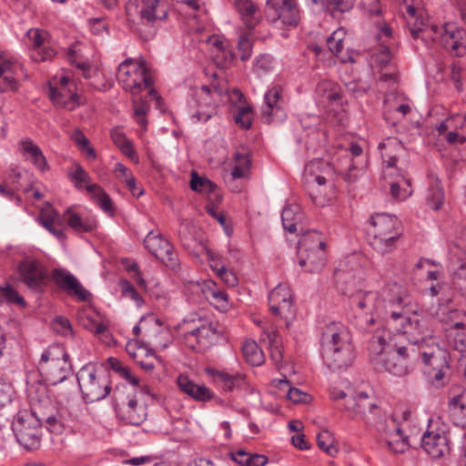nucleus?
<instances>
[{
	"instance_id": "423d86ee",
	"label": "nucleus",
	"mask_w": 466,
	"mask_h": 466,
	"mask_svg": "<svg viewBox=\"0 0 466 466\" xmlns=\"http://www.w3.org/2000/svg\"><path fill=\"white\" fill-rule=\"evenodd\" d=\"M37 369L52 385L63 382L71 373L69 355L61 344L48 346L41 354Z\"/></svg>"
},
{
	"instance_id": "39448f33",
	"label": "nucleus",
	"mask_w": 466,
	"mask_h": 466,
	"mask_svg": "<svg viewBox=\"0 0 466 466\" xmlns=\"http://www.w3.org/2000/svg\"><path fill=\"white\" fill-rule=\"evenodd\" d=\"M116 78L121 86L133 96L148 88V95L157 101L160 100L152 87L153 81L144 61L127 58L119 64Z\"/></svg>"
},
{
	"instance_id": "cd10ccee",
	"label": "nucleus",
	"mask_w": 466,
	"mask_h": 466,
	"mask_svg": "<svg viewBox=\"0 0 466 466\" xmlns=\"http://www.w3.org/2000/svg\"><path fill=\"white\" fill-rule=\"evenodd\" d=\"M232 4L248 29L255 28L260 22V11L252 0H232Z\"/></svg>"
},
{
	"instance_id": "1a4fd4ad",
	"label": "nucleus",
	"mask_w": 466,
	"mask_h": 466,
	"mask_svg": "<svg viewBox=\"0 0 466 466\" xmlns=\"http://www.w3.org/2000/svg\"><path fill=\"white\" fill-rule=\"evenodd\" d=\"M127 21L135 26L137 22L153 25L167 17V10L160 0H128L126 4Z\"/></svg>"
},
{
	"instance_id": "a19ab883",
	"label": "nucleus",
	"mask_w": 466,
	"mask_h": 466,
	"mask_svg": "<svg viewBox=\"0 0 466 466\" xmlns=\"http://www.w3.org/2000/svg\"><path fill=\"white\" fill-rule=\"evenodd\" d=\"M126 351L129 357L135 361L141 358H156L155 351L150 349L145 342L133 339H129L126 345Z\"/></svg>"
},
{
	"instance_id": "9b49d317",
	"label": "nucleus",
	"mask_w": 466,
	"mask_h": 466,
	"mask_svg": "<svg viewBox=\"0 0 466 466\" xmlns=\"http://www.w3.org/2000/svg\"><path fill=\"white\" fill-rule=\"evenodd\" d=\"M378 411H372L370 416L374 423L363 421L367 426L373 427L378 431L389 434L392 439L388 440L389 447L395 452H403L408 447V437L403 435L401 429L396 424L393 419H388L386 413L378 406Z\"/></svg>"
},
{
	"instance_id": "13d9d810",
	"label": "nucleus",
	"mask_w": 466,
	"mask_h": 466,
	"mask_svg": "<svg viewBox=\"0 0 466 466\" xmlns=\"http://www.w3.org/2000/svg\"><path fill=\"white\" fill-rule=\"evenodd\" d=\"M251 108L249 106H242L234 115L235 122L244 129H248L252 125Z\"/></svg>"
},
{
	"instance_id": "c03bdc74",
	"label": "nucleus",
	"mask_w": 466,
	"mask_h": 466,
	"mask_svg": "<svg viewBox=\"0 0 466 466\" xmlns=\"http://www.w3.org/2000/svg\"><path fill=\"white\" fill-rule=\"evenodd\" d=\"M346 35V31L344 28L340 27L335 30L327 39V46L329 50L336 56L339 57L342 62H346L342 56H339L343 49V42Z\"/></svg>"
},
{
	"instance_id": "37998d69",
	"label": "nucleus",
	"mask_w": 466,
	"mask_h": 466,
	"mask_svg": "<svg viewBox=\"0 0 466 466\" xmlns=\"http://www.w3.org/2000/svg\"><path fill=\"white\" fill-rule=\"evenodd\" d=\"M326 243L323 235L318 231H309L299 241V253L302 254L303 249L325 248Z\"/></svg>"
},
{
	"instance_id": "f257e3e1",
	"label": "nucleus",
	"mask_w": 466,
	"mask_h": 466,
	"mask_svg": "<svg viewBox=\"0 0 466 466\" xmlns=\"http://www.w3.org/2000/svg\"><path fill=\"white\" fill-rule=\"evenodd\" d=\"M420 322H406L393 332L382 326L376 329L369 343L370 362L379 372H388L393 376L408 375L418 364L415 339L408 346L400 345V339L408 333V329H419Z\"/></svg>"
},
{
	"instance_id": "dca6fc26",
	"label": "nucleus",
	"mask_w": 466,
	"mask_h": 466,
	"mask_svg": "<svg viewBox=\"0 0 466 466\" xmlns=\"http://www.w3.org/2000/svg\"><path fill=\"white\" fill-rule=\"evenodd\" d=\"M349 264H351L350 269L347 264L340 263L334 271V278L337 289L350 298L358 289L357 284L363 279V272L351 259Z\"/></svg>"
},
{
	"instance_id": "79ce46f5",
	"label": "nucleus",
	"mask_w": 466,
	"mask_h": 466,
	"mask_svg": "<svg viewBox=\"0 0 466 466\" xmlns=\"http://www.w3.org/2000/svg\"><path fill=\"white\" fill-rule=\"evenodd\" d=\"M242 354L245 360L252 366H259L264 362L263 351L259 349L256 341L248 339L243 343Z\"/></svg>"
},
{
	"instance_id": "f8f14e48",
	"label": "nucleus",
	"mask_w": 466,
	"mask_h": 466,
	"mask_svg": "<svg viewBox=\"0 0 466 466\" xmlns=\"http://www.w3.org/2000/svg\"><path fill=\"white\" fill-rule=\"evenodd\" d=\"M261 117L267 124H279L286 120L285 99L283 88L280 85H273L264 94Z\"/></svg>"
},
{
	"instance_id": "864d4df0",
	"label": "nucleus",
	"mask_w": 466,
	"mask_h": 466,
	"mask_svg": "<svg viewBox=\"0 0 466 466\" xmlns=\"http://www.w3.org/2000/svg\"><path fill=\"white\" fill-rule=\"evenodd\" d=\"M279 387H288L289 390L287 393V398L293 401L294 403L303 402L306 403L309 400V395L301 391L297 388H293L289 386V382L287 379L279 380Z\"/></svg>"
},
{
	"instance_id": "2f4dec72",
	"label": "nucleus",
	"mask_w": 466,
	"mask_h": 466,
	"mask_svg": "<svg viewBox=\"0 0 466 466\" xmlns=\"http://www.w3.org/2000/svg\"><path fill=\"white\" fill-rule=\"evenodd\" d=\"M21 65L10 59L0 57V92L14 90L16 88L15 74Z\"/></svg>"
},
{
	"instance_id": "2eb2a0df",
	"label": "nucleus",
	"mask_w": 466,
	"mask_h": 466,
	"mask_svg": "<svg viewBox=\"0 0 466 466\" xmlns=\"http://www.w3.org/2000/svg\"><path fill=\"white\" fill-rule=\"evenodd\" d=\"M22 282L34 293H43L48 283L44 267L36 260L25 259L18 266Z\"/></svg>"
},
{
	"instance_id": "6ab92c4d",
	"label": "nucleus",
	"mask_w": 466,
	"mask_h": 466,
	"mask_svg": "<svg viewBox=\"0 0 466 466\" xmlns=\"http://www.w3.org/2000/svg\"><path fill=\"white\" fill-rule=\"evenodd\" d=\"M379 293L377 291H362L357 289L350 297V305L352 310L363 311V315L356 314L355 318H363L366 314H370L368 320H375L374 311L378 312L381 304Z\"/></svg>"
},
{
	"instance_id": "58836bf2",
	"label": "nucleus",
	"mask_w": 466,
	"mask_h": 466,
	"mask_svg": "<svg viewBox=\"0 0 466 466\" xmlns=\"http://www.w3.org/2000/svg\"><path fill=\"white\" fill-rule=\"evenodd\" d=\"M302 218L299 206L293 204L285 207L281 212L282 225L289 233L297 231V224Z\"/></svg>"
},
{
	"instance_id": "473e14b6",
	"label": "nucleus",
	"mask_w": 466,
	"mask_h": 466,
	"mask_svg": "<svg viewBox=\"0 0 466 466\" xmlns=\"http://www.w3.org/2000/svg\"><path fill=\"white\" fill-rule=\"evenodd\" d=\"M325 259V248L303 249L299 264L301 268H306V271L313 273L319 271L323 268Z\"/></svg>"
},
{
	"instance_id": "72a5a7b5",
	"label": "nucleus",
	"mask_w": 466,
	"mask_h": 466,
	"mask_svg": "<svg viewBox=\"0 0 466 466\" xmlns=\"http://www.w3.org/2000/svg\"><path fill=\"white\" fill-rule=\"evenodd\" d=\"M428 179L429 186L428 193L426 196L427 205L433 210H439L443 204L445 197L441 181L436 175L432 173L428 175Z\"/></svg>"
},
{
	"instance_id": "8fccbe9b",
	"label": "nucleus",
	"mask_w": 466,
	"mask_h": 466,
	"mask_svg": "<svg viewBox=\"0 0 466 466\" xmlns=\"http://www.w3.org/2000/svg\"><path fill=\"white\" fill-rule=\"evenodd\" d=\"M107 364L111 370L118 373L122 378L127 380L130 384L134 386L139 385V379L133 376L131 370L122 365V363L116 358L110 357L107 359Z\"/></svg>"
},
{
	"instance_id": "0eeeda50",
	"label": "nucleus",
	"mask_w": 466,
	"mask_h": 466,
	"mask_svg": "<svg viewBox=\"0 0 466 466\" xmlns=\"http://www.w3.org/2000/svg\"><path fill=\"white\" fill-rule=\"evenodd\" d=\"M77 382L86 402L105 399L111 390L108 372L91 364L83 366L76 374Z\"/></svg>"
},
{
	"instance_id": "9d476101",
	"label": "nucleus",
	"mask_w": 466,
	"mask_h": 466,
	"mask_svg": "<svg viewBox=\"0 0 466 466\" xmlns=\"http://www.w3.org/2000/svg\"><path fill=\"white\" fill-rule=\"evenodd\" d=\"M12 431L17 442L26 451H35L41 444V428L28 410H20L14 418Z\"/></svg>"
},
{
	"instance_id": "7ed1b4c3",
	"label": "nucleus",
	"mask_w": 466,
	"mask_h": 466,
	"mask_svg": "<svg viewBox=\"0 0 466 466\" xmlns=\"http://www.w3.org/2000/svg\"><path fill=\"white\" fill-rule=\"evenodd\" d=\"M410 34L414 39L421 38L426 43L428 39H431L432 43L441 45L455 56H462L466 54V32L453 24L413 28L410 30Z\"/></svg>"
},
{
	"instance_id": "4be33fe9",
	"label": "nucleus",
	"mask_w": 466,
	"mask_h": 466,
	"mask_svg": "<svg viewBox=\"0 0 466 466\" xmlns=\"http://www.w3.org/2000/svg\"><path fill=\"white\" fill-rule=\"evenodd\" d=\"M322 356L327 367L333 371L347 369L354 359L351 344H343L339 348H325Z\"/></svg>"
},
{
	"instance_id": "7c9ffc66",
	"label": "nucleus",
	"mask_w": 466,
	"mask_h": 466,
	"mask_svg": "<svg viewBox=\"0 0 466 466\" xmlns=\"http://www.w3.org/2000/svg\"><path fill=\"white\" fill-rule=\"evenodd\" d=\"M449 417L454 425L466 427V390L450 399Z\"/></svg>"
},
{
	"instance_id": "e433bc0d",
	"label": "nucleus",
	"mask_w": 466,
	"mask_h": 466,
	"mask_svg": "<svg viewBox=\"0 0 466 466\" xmlns=\"http://www.w3.org/2000/svg\"><path fill=\"white\" fill-rule=\"evenodd\" d=\"M261 328L263 329L261 339H268L270 349V359L276 365H278L281 363L283 359L279 332L276 329H266L264 326H261Z\"/></svg>"
},
{
	"instance_id": "bb28decb",
	"label": "nucleus",
	"mask_w": 466,
	"mask_h": 466,
	"mask_svg": "<svg viewBox=\"0 0 466 466\" xmlns=\"http://www.w3.org/2000/svg\"><path fill=\"white\" fill-rule=\"evenodd\" d=\"M315 98L320 105H339L342 103L340 87L329 79L319 81L315 89Z\"/></svg>"
},
{
	"instance_id": "a211bd4d",
	"label": "nucleus",
	"mask_w": 466,
	"mask_h": 466,
	"mask_svg": "<svg viewBox=\"0 0 466 466\" xmlns=\"http://www.w3.org/2000/svg\"><path fill=\"white\" fill-rule=\"evenodd\" d=\"M267 5L275 13L273 23H281L288 27H297L301 15L295 0H268Z\"/></svg>"
},
{
	"instance_id": "f704fd0d",
	"label": "nucleus",
	"mask_w": 466,
	"mask_h": 466,
	"mask_svg": "<svg viewBox=\"0 0 466 466\" xmlns=\"http://www.w3.org/2000/svg\"><path fill=\"white\" fill-rule=\"evenodd\" d=\"M204 295L207 300L218 310H226L228 305V294L218 289L217 284L212 280L204 283Z\"/></svg>"
},
{
	"instance_id": "412c9836",
	"label": "nucleus",
	"mask_w": 466,
	"mask_h": 466,
	"mask_svg": "<svg viewBox=\"0 0 466 466\" xmlns=\"http://www.w3.org/2000/svg\"><path fill=\"white\" fill-rule=\"evenodd\" d=\"M420 446L430 456L439 459L450 453V441L445 431H426L420 438Z\"/></svg>"
},
{
	"instance_id": "c85d7f7f",
	"label": "nucleus",
	"mask_w": 466,
	"mask_h": 466,
	"mask_svg": "<svg viewBox=\"0 0 466 466\" xmlns=\"http://www.w3.org/2000/svg\"><path fill=\"white\" fill-rule=\"evenodd\" d=\"M67 225L77 234L92 232L96 228V220L92 216H83L72 208H67L64 215Z\"/></svg>"
},
{
	"instance_id": "49530a36",
	"label": "nucleus",
	"mask_w": 466,
	"mask_h": 466,
	"mask_svg": "<svg viewBox=\"0 0 466 466\" xmlns=\"http://www.w3.org/2000/svg\"><path fill=\"white\" fill-rule=\"evenodd\" d=\"M85 328L92 331L104 343L107 345L116 343L113 335L104 322H88Z\"/></svg>"
},
{
	"instance_id": "774afa93",
	"label": "nucleus",
	"mask_w": 466,
	"mask_h": 466,
	"mask_svg": "<svg viewBox=\"0 0 466 466\" xmlns=\"http://www.w3.org/2000/svg\"><path fill=\"white\" fill-rule=\"evenodd\" d=\"M392 55L388 46L382 45L380 46L376 54L375 60L381 69L387 67L391 62Z\"/></svg>"
},
{
	"instance_id": "4d7b16f0",
	"label": "nucleus",
	"mask_w": 466,
	"mask_h": 466,
	"mask_svg": "<svg viewBox=\"0 0 466 466\" xmlns=\"http://www.w3.org/2000/svg\"><path fill=\"white\" fill-rule=\"evenodd\" d=\"M120 287L124 297L132 299L137 307H140L143 304L144 299L142 296L128 280H121Z\"/></svg>"
},
{
	"instance_id": "4468645a",
	"label": "nucleus",
	"mask_w": 466,
	"mask_h": 466,
	"mask_svg": "<svg viewBox=\"0 0 466 466\" xmlns=\"http://www.w3.org/2000/svg\"><path fill=\"white\" fill-rule=\"evenodd\" d=\"M146 248L172 270L179 268L177 255L172 244L161 234L150 231L144 239Z\"/></svg>"
},
{
	"instance_id": "a878e982",
	"label": "nucleus",
	"mask_w": 466,
	"mask_h": 466,
	"mask_svg": "<svg viewBox=\"0 0 466 466\" xmlns=\"http://www.w3.org/2000/svg\"><path fill=\"white\" fill-rule=\"evenodd\" d=\"M417 310L410 304V299L406 293H401L396 299L388 303L385 308V315L381 318L390 317L393 319H402L403 320H411V315L416 314ZM380 318V314H377Z\"/></svg>"
},
{
	"instance_id": "c756f323",
	"label": "nucleus",
	"mask_w": 466,
	"mask_h": 466,
	"mask_svg": "<svg viewBox=\"0 0 466 466\" xmlns=\"http://www.w3.org/2000/svg\"><path fill=\"white\" fill-rule=\"evenodd\" d=\"M49 98L56 106L69 111L76 109L80 105V97L72 88L58 89L50 86Z\"/></svg>"
},
{
	"instance_id": "a18cd8bd",
	"label": "nucleus",
	"mask_w": 466,
	"mask_h": 466,
	"mask_svg": "<svg viewBox=\"0 0 466 466\" xmlns=\"http://www.w3.org/2000/svg\"><path fill=\"white\" fill-rule=\"evenodd\" d=\"M6 304H17L25 307V301L17 291L9 284L0 286V306Z\"/></svg>"
},
{
	"instance_id": "ddd939ff",
	"label": "nucleus",
	"mask_w": 466,
	"mask_h": 466,
	"mask_svg": "<svg viewBox=\"0 0 466 466\" xmlns=\"http://www.w3.org/2000/svg\"><path fill=\"white\" fill-rule=\"evenodd\" d=\"M211 88L202 86L187 100L188 114L194 122H207L217 113V106L211 96Z\"/></svg>"
},
{
	"instance_id": "c9c22d12",
	"label": "nucleus",
	"mask_w": 466,
	"mask_h": 466,
	"mask_svg": "<svg viewBox=\"0 0 466 466\" xmlns=\"http://www.w3.org/2000/svg\"><path fill=\"white\" fill-rule=\"evenodd\" d=\"M86 190L106 215L114 217L115 208L113 202L109 195L99 185H87L86 186Z\"/></svg>"
},
{
	"instance_id": "5701e85b",
	"label": "nucleus",
	"mask_w": 466,
	"mask_h": 466,
	"mask_svg": "<svg viewBox=\"0 0 466 466\" xmlns=\"http://www.w3.org/2000/svg\"><path fill=\"white\" fill-rule=\"evenodd\" d=\"M115 411L120 420L134 426L142 424L147 416V407L143 404L138 405L135 398L128 399L122 404L116 403Z\"/></svg>"
},
{
	"instance_id": "09e8293b",
	"label": "nucleus",
	"mask_w": 466,
	"mask_h": 466,
	"mask_svg": "<svg viewBox=\"0 0 466 466\" xmlns=\"http://www.w3.org/2000/svg\"><path fill=\"white\" fill-rule=\"evenodd\" d=\"M316 441L318 447L329 456H335L338 453V449L333 445L334 438L328 430L321 431L317 435Z\"/></svg>"
},
{
	"instance_id": "338daca9",
	"label": "nucleus",
	"mask_w": 466,
	"mask_h": 466,
	"mask_svg": "<svg viewBox=\"0 0 466 466\" xmlns=\"http://www.w3.org/2000/svg\"><path fill=\"white\" fill-rule=\"evenodd\" d=\"M328 2L324 8L345 13L353 7L355 0H328Z\"/></svg>"
},
{
	"instance_id": "bf43d9fd",
	"label": "nucleus",
	"mask_w": 466,
	"mask_h": 466,
	"mask_svg": "<svg viewBox=\"0 0 466 466\" xmlns=\"http://www.w3.org/2000/svg\"><path fill=\"white\" fill-rule=\"evenodd\" d=\"M274 58L270 55H259L254 61V69L257 72L268 73L272 70Z\"/></svg>"
},
{
	"instance_id": "052dcab7",
	"label": "nucleus",
	"mask_w": 466,
	"mask_h": 466,
	"mask_svg": "<svg viewBox=\"0 0 466 466\" xmlns=\"http://www.w3.org/2000/svg\"><path fill=\"white\" fill-rule=\"evenodd\" d=\"M56 55V51L49 46L44 45L38 49L32 50L31 57L36 62L51 60Z\"/></svg>"
},
{
	"instance_id": "0e129e2a",
	"label": "nucleus",
	"mask_w": 466,
	"mask_h": 466,
	"mask_svg": "<svg viewBox=\"0 0 466 466\" xmlns=\"http://www.w3.org/2000/svg\"><path fill=\"white\" fill-rule=\"evenodd\" d=\"M21 150L23 155L32 161L42 153L40 147L35 145L32 139L25 138L21 141Z\"/></svg>"
},
{
	"instance_id": "4c0bfd02",
	"label": "nucleus",
	"mask_w": 466,
	"mask_h": 466,
	"mask_svg": "<svg viewBox=\"0 0 466 466\" xmlns=\"http://www.w3.org/2000/svg\"><path fill=\"white\" fill-rule=\"evenodd\" d=\"M207 372L211 374L217 382L221 383L223 390L226 391H231L239 387L244 380V376L239 373L228 374L214 369H208Z\"/></svg>"
},
{
	"instance_id": "6e6d98bb",
	"label": "nucleus",
	"mask_w": 466,
	"mask_h": 466,
	"mask_svg": "<svg viewBox=\"0 0 466 466\" xmlns=\"http://www.w3.org/2000/svg\"><path fill=\"white\" fill-rule=\"evenodd\" d=\"M20 177V172L12 170V172L9 175V179L12 184V187H8L3 184H0V195L8 199H12V198L14 197V190L18 191L20 189V183L18 181Z\"/></svg>"
},
{
	"instance_id": "69168bd1",
	"label": "nucleus",
	"mask_w": 466,
	"mask_h": 466,
	"mask_svg": "<svg viewBox=\"0 0 466 466\" xmlns=\"http://www.w3.org/2000/svg\"><path fill=\"white\" fill-rule=\"evenodd\" d=\"M71 180L74 182L75 187L77 188H83L82 184H90V177L88 174L83 169L81 166H77L76 170L70 175Z\"/></svg>"
},
{
	"instance_id": "393cba45",
	"label": "nucleus",
	"mask_w": 466,
	"mask_h": 466,
	"mask_svg": "<svg viewBox=\"0 0 466 466\" xmlns=\"http://www.w3.org/2000/svg\"><path fill=\"white\" fill-rule=\"evenodd\" d=\"M207 44L209 46L210 56L218 67L224 69L233 64L235 54L227 40L218 35H211L207 39Z\"/></svg>"
},
{
	"instance_id": "f3484780",
	"label": "nucleus",
	"mask_w": 466,
	"mask_h": 466,
	"mask_svg": "<svg viewBox=\"0 0 466 466\" xmlns=\"http://www.w3.org/2000/svg\"><path fill=\"white\" fill-rule=\"evenodd\" d=\"M270 311L274 316L284 320H290L293 318L294 309L289 287L280 283L268 294Z\"/></svg>"
},
{
	"instance_id": "de8ad7c7",
	"label": "nucleus",
	"mask_w": 466,
	"mask_h": 466,
	"mask_svg": "<svg viewBox=\"0 0 466 466\" xmlns=\"http://www.w3.org/2000/svg\"><path fill=\"white\" fill-rule=\"evenodd\" d=\"M390 195L397 200H405L411 195L410 181L401 177L400 180L390 183Z\"/></svg>"
},
{
	"instance_id": "6e6552de",
	"label": "nucleus",
	"mask_w": 466,
	"mask_h": 466,
	"mask_svg": "<svg viewBox=\"0 0 466 466\" xmlns=\"http://www.w3.org/2000/svg\"><path fill=\"white\" fill-rule=\"evenodd\" d=\"M333 162L344 180L353 183L361 175L367 157L363 154L362 147L357 143H352L349 147L339 149Z\"/></svg>"
},
{
	"instance_id": "603ef678",
	"label": "nucleus",
	"mask_w": 466,
	"mask_h": 466,
	"mask_svg": "<svg viewBox=\"0 0 466 466\" xmlns=\"http://www.w3.org/2000/svg\"><path fill=\"white\" fill-rule=\"evenodd\" d=\"M190 187L194 191L205 192L208 194L215 193L217 189V186L213 182L206 177L198 176L197 173L192 174Z\"/></svg>"
},
{
	"instance_id": "680f3d73",
	"label": "nucleus",
	"mask_w": 466,
	"mask_h": 466,
	"mask_svg": "<svg viewBox=\"0 0 466 466\" xmlns=\"http://www.w3.org/2000/svg\"><path fill=\"white\" fill-rule=\"evenodd\" d=\"M13 394L12 386L0 376V410L12 402Z\"/></svg>"
},
{
	"instance_id": "20e7f679",
	"label": "nucleus",
	"mask_w": 466,
	"mask_h": 466,
	"mask_svg": "<svg viewBox=\"0 0 466 466\" xmlns=\"http://www.w3.org/2000/svg\"><path fill=\"white\" fill-rule=\"evenodd\" d=\"M418 363L425 366L424 372H427L437 384H441L446 370H449V353L441 348L428 331L420 339H415Z\"/></svg>"
},
{
	"instance_id": "f03ea898",
	"label": "nucleus",
	"mask_w": 466,
	"mask_h": 466,
	"mask_svg": "<svg viewBox=\"0 0 466 466\" xmlns=\"http://www.w3.org/2000/svg\"><path fill=\"white\" fill-rule=\"evenodd\" d=\"M400 222L396 216L378 213L368 221L367 240L378 253L382 255L391 252L402 232Z\"/></svg>"
},
{
	"instance_id": "b1692460",
	"label": "nucleus",
	"mask_w": 466,
	"mask_h": 466,
	"mask_svg": "<svg viewBox=\"0 0 466 466\" xmlns=\"http://www.w3.org/2000/svg\"><path fill=\"white\" fill-rule=\"evenodd\" d=\"M53 279L62 289L66 290L69 295L76 297L81 301H86L91 297V293L81 285L72 273L66 269L55 268Z\"/></svg>"
},
{
	"instance_id": "e2e57ef3",
	"label": "nucleus",
	"mask_w": 466,
	"mask_h": 466,
	"mask_svg": "<svg viewBox=\"0 0 466 466\" xmlns=\"http://www.w3.org/2000/svg\"><path fill=\"white\" fill-rule=\"evenodd\" d=\"M253 43L248 35L240 36L238 43V51L239 53L240 59L247 61L252 55Z\"/></svg>"
},
{
	"instance_id": "5fc2aeb1",
	"label": "nucleus",
	"mask_w": 466,
	"mask_h": 466,
	"mask_svg": "<svg viewBox=\"0 0 466 466\" xmlns=\"http://www.w3.org/2000/svg\"><path fill=\"white\" fill-rule=\"evenodd\" d=\"M394 111L400 113L402 116H407L410 112V106L409 104L401 103L398 106H394L391 103L390 96L387 95L384 99V110L383 115L387 122H389V114Z\"/></svg>"
},
{
	"instance_id": "ea45409f",
	"label": "nucleus",
	"mask_w": 466,
	"mask_h": 466,
	"mask_svg": "<svg viewBox=\"0 0 466 466\" xmlns=\"http://www.w3.org/2000/svg\"><path fill=\"white\" fill-rule=\"evenodd\" d=\"M336 322H330L323 331V339L330 338V345L327 348H339L343 344L350 343L349 331L344 329L335 330Z\"/></svg>"
},
{
	"instance_id": "3c124183",
	"label": "nucleus",
	"mask_w": 466,
	"mask_h": 466,
	"mask_svg": "<svg viewBox=\"0 0 466 466\" xmlns=\"http://www.w3.org/2000/svg\"><path fill=\"white\" fill-rule=\"evenodd\" d=\"M134 114L137 123L144 129H147V114L149 110V105L141 99L133 98Z\"/></svg>"
},
{
	"instance_id": "aec40b11",
	"label": "nucleus",
	"mask_w": 466,
	"mask_h": 466,
	"mask_svg": "<svg viewBox=\"0 0 466 466\" xmlns=\"http://www.w3.org/2000/svg\"><path fill=\"white\" fill-rule=\"evenodd\" d=\"M344 409L352 412V418L374 423L370 416L372 411H378V405L373 402L366 392H360L350 396L344 405Z\"/></svg>"
}]
</instances>
